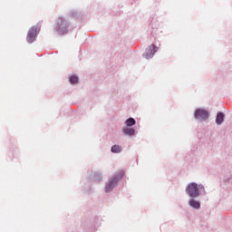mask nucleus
I'll list each match as a JSON object with an SVG mask.
<instances>
[{
	"instance_id": "nucleus-7",
	"label": "nucleus",
	"mask_w": 232,
	"mask_h": 232,
	"mask_svg": "<svg viewBox=\"0 0 232 232\" xmlns=\"http://www.w3.org/2000/svg\"><path fill=\"white\" fill-rule=\"evenodd\" d=\"M89 181L100 183L101 181H102V174H101V172H91V176H89Z\"/></svg>"
},
{
	"instance_id": "nucleus-4",
	"label": "nucleus",
	"mask_w": 232,
	"mask_h": 232,
	"mask_svg": "<svg viewBox=\"0 0 232 232\" xmlns=\"http://www.w3.org/2000/svg\"><path fill=\"white\" fill-rule=\"evenodd\" d=\"M41 30V24H34L31 26L27 32L26 41L29 44L34 43L36 41V37Z\"/></svg>"
},
{
	"instance_id": "nucleus-10",
	"label": "nucleus",
	"mask_w": 232,
	"mask_h": 232,
	"mask_svg": "<svg viewBox=\"0 0 232 232\" xmlns=\"http://www.w3.org/2000/svg\"><path fill=\"white\" fill-rule=\"evenodd\" d=\"M126 126H130V128H133L134 124H136V119L134 117H128L125 121Z\"/></svg>"
},
{
	"instance_id": "nucleus-6",
	"label": "nucleus",
	"mask_w": 232,
	"mask_h": 232,
	"mask_svg": "<svg viewBox=\"0 0 232 232\" xmlns=\"http://www.w3.org/2000/svg\"><path fill=\"white\" fill-rule=\"evenodd\" d=\"M159 50V46H157L154 43H152V44H150V46H148V48H146L144 53L142 54L143 57H145V59H152V57H154L156 52H158Z\"/></svg>"
},
{
	"instance_id": "nucleus-13",
	"label": "nucleus",
	"mask_w": 232,
	"mask_h": 232,
	"mask_svg": "<svg viewBox=\"0 0 232 232\" xmlns=\"http://www.w3.org/2000/svg\"><path fill=\"white\" fill-rule=\"evenodd\" d=\"M79 14H80L79 10H71L69 15H71L72 17H77Z\"/></svg>"
},
{
	"instance_id": "nucleus-9",
	"label": "nucleus",
	"mask_w": 232,
	"mask_h": 232,
	"mask_svg": "<svg viewBox=\"0 0 232 232\" xmlns=\"http://www.w3.org/2000/svg\"><path fill=\"white\" fill-rule=\"evenodd\" d=\"M122 133L124 135H129V137H131V135H134L135 133V128H131L130 126H126V128L122 129Z\"/></svg>"
},
{
	"instance_id": "nucleus-12",
	"label": "nucleus",
	"mask_w": 232,
	"mask_h": 232,
	"mask_svg": "<svg viewBox=\"0 0 232 232\" xmlns=\"http://www.w3.org/2000/svg\"><path fill=\"white\" fill-rule=\"evenodd\" d=\"M69 82L72 83V84H76V82H79V77L77 74H74V75H69Z\"/></svg>"
},
{
	"instance_id": "nucleus-8",
	"label": "nucleus",
	"mask_w": 232,
	"mask_h": 232,
	"mask_svg": "<svg viewBox=\"0 0 232 232\" xmlns=\"http://www.w3.org/2000/svg\"><path fill=\"white\" fill-rule=\"evenodd\" d=\"M225 113L224 111H218L217 115H216V123L217 124H222V122H224L225 121Z\"/></svg>"
},
{
	"instance_id": "nucleus-1",
	"label": "nucleus",
	"mask_w": 232,
	"mask_h": 232,
	"mask_svg": "<svg viewBox=\"0 0 232 232\" xmlns=\"http://www.w3.org/2000/svg\"><path fill=\"white\" fill-rule=\"evenodd\" d=\"M185 192L188 196V206L194 210H198L201 207L200 201H197L201 196H206V187L202 183H188L185 188Z\"/></svg>"
},
{
	"instance_id": "nucleus-2",
	"label": "nucleus",
	"mask_w": 232,
	"mask_h": 232,
	"mask_svg": "<svg viewBox=\"0 0 232 232\" xmlns=\"http://www.w3.org/2000/svg\"><path fill=\"white\" fill-rule=\"evenodd\" d=\"M71 29V23L66 17H57L55 19V23L53 25V32L58 34V35H64L68 34L69 30Z\"/></svg>"
},
{
	"instance_id": "nucleus-3",
	"label": "nucleus",
	"mask_w": 232,
	"mask_h": 232,
	"mask_svg": "<svg viewBox=\"0 0 232 232\" xmlns=\"http://www.w3.org/2000/svg\"><path fill=\"white\" fill-rule=\"evenodd\" d=\"M124 176H125L124 170H120L118 174H114V176H112L111 178H109L104 187L105 194L113 192L114 188L118 187L119 181H121L122 178H124Z\"/></svg>"
},
{
	"instance_id": "nucleus-11",
	"label": "nucleus",
	"mask_w": 232,
	"mask_h": 232,
	"mask_svg": "<svg viewBox=\"0 0 232 232\" xmlns=\"http://www.w3.org/2000/svg\"><path fill=\"white\" fill-rule=\"evenodd\" d=\"M122 147L121 145H112V147H111V151L112 153H121V151H122Z\"/></svg>"
},
{
	"instance_id": "nucleus-5",
	"label": "nucleus",
	"mask_w": 232,
	"mask_h": 232,
	"mask_svg": "<svg viewBox=\"0 0 232 232\" xmlns=\"http://www.w3.org/2000/svg\"><path fill=\"white\" fill-rule=\"evenodd\" d=\"M194 118L198 121H208L209 119V111L206 108H196Z\"/></svg>"
},
{
	"instance_id": "nucleus-14",
	"label": "nucleus",
	"mask_w": 232,
	"mask_h": 232,
	"mask_svg": "<svg viewBox=\"0 0 232 232\" xmlns=\"http://www.w3.org/2000/svg\"><path fill=\"white\" fill-rule=\"evenodd\" d=\"M85 194H92L93 192V188L92 187H88L87 189L83 190Z\"/></svg>"
}]
</instances>
